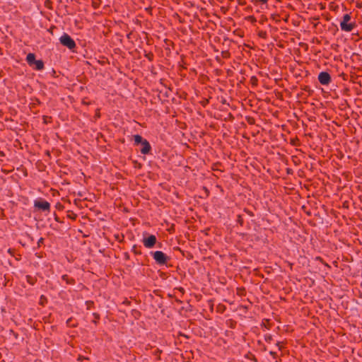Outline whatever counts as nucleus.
Masks as SVG:
<instances>
[{
	"instance_id": "nucleus-1",
	"label": "nucleus",
	"mask_w": 362,
	"mask_h": 362,
	"mask_svg": "<svg viewBox=\"0 0 362 362\" xmlns=\"http://www.w3.org/2000/svg\"><path fill=\"white\" fill-rule=\"evenodd\" d=\"M356 28V23L352 21L351 13L344 14L340 21V28L342 31L350 33Z\"/></svg>"
},
{
	"instance_id": "nucleus-2",
	"label": "nucleus",
	"mask_w": 362,
	"mask_h": 362,
	"mask_svg": "<svg viewBox=\"0 0 362 362\" xmlns=\"http://www.w3.org/2000/svg\"><path fill=\"white\" fill-rule=\"evenodd\" d=\"M153 259L155 262L159 265L166 264L170 257H168L162 251H156L151 252Z\"/></svg>"
},
{
	"instance_id": "nucleus-3",
	"label": "nucleus",
	"mask_w": 362,
	"mask_h": 362,
	"mask_svg": "<svg viewBox=\"0 0 362 362\" xmlns=\"http://www.w3.org/2000/svg\"><path fill=\"white\" fill-rule=\"evenodd\" d=\"M34 207L38 210L49 213L50 211L51 206L47 201L44 200L42 198H39L34 201Z\"/></svg>"
},
{
	"instance_id": "nucleus-4",
	"label": "nucleus",
	"mask_w": 362,
	"mask_h": 362,
	"mask_svg": "<svg viewBox=\"0 0 362 362\" xmlns=\"http://www.w3.org/2000/svg\"><path fill=\"white\" fill-rule=\"evenodd\" d=\"M60 43L69 48L72 49L76 47L75 41L66 33H64L59 38Z\"/></svg>"
},
{
	"instance_id": "nucleus-5",
	"label": "nucleus",
	"mask_w": 362,
	"mask_h": 362,
	"mask_svg": "<svg viewBox=\"0 0 362 362\" xmlns=\"http://www.w3.org/2000/svg\"><path fill=\"white\" fill-rule=\"evenodd\" d=\"M156 242L157 238L154 235H149L148 237H145L142 240L144 246L148 249L153 247Z\"/></svg>"
},
{
	"instance_id": "nucleus-6",
	"label": "nucleus",
	"mask_w": 362,
	"mask_h": 362,
	"mask_svg": "<svg viewBox=\"0 0 362 362\" xmlns=\"http://www.w3.org/2000/svg\"><path fill=\"white\" fill-rule=\"evenodd\" d=\"M318 81L319 82L324 86H327L331 82V76L328 72L322 71L318 75Z\"/></svg>"
},
{
	"instance_id": "nucleus-7",
	"label": "nucleus",
	"mask_w": 362,
	"mask_h": 362,
	"mask_svg": "<svg viewBox=\"0 0 362 362\" xmlns=\"http://www.w3.org/2000/svg\"><path fill=\"white\" fill-rule=\"evenodd\" d=\"M141 145L142 148L141 149V153L144 155L149 153L151 149L149 142L146 139H144Z\"/></svg>"
},
{
	"instance_id": "nucleus-8",
	"label": "nucleus",
	"mask_w": 362,
	"mask_h": 362,
	"mask_svg": "<svg viewBox=\"0 0 362 362\" xmlns=\"http://www.w3.org/2000/svg\"><path fill=\"white\" fill-rule=\"evenodd\" d=\"M26 61L30 66H34V63L36 61L35 54L29 53L26 57Z\"/></svg>"
},
{
	"instance_id": "nucleus-9",
	"label": "nucleus",
	"mask_w": 362,
	"mask_h": 362,
	"mask_svg": "<svg viewBox=\"0 0 362 362\" xmlns=\"http://www.w3.org/2000/svg\"><path fill=\"white\" fill-rule=\"evenodd\" d=\"M34 65L33 69L35 70L40 71L44 69V62L42 60H36Z\"/></svg>"
},
{
	"instance_id": "nucleus-10",
	"label": "nucleus",
	"mask_w": 362,
	"mask_h": 362,
	"mask_svg": "<svg viewBox=\"0 0 362 362\" xmlns=\"http://www.w3.org/2000/svg\"><path fill=\"white\" fill-rule=\"evenodd\" d=\"M62 279L64 281L66 282V284H75L74 279L69 277L67 274H64L62 276Z\"/></svg>"
},
{
	"instance_id": "nucleus-11",
	"label": "nucleus",
	"mask_w": 362,
	"mask_h": 362,
	"mask_svg": "<svg viewBox=\"0 0 362 362\" xmlns=\"http://www.w3.org/2000/svg\"><path fill=\"white\" fill-rule=\"evenodd\" d=\"M144 139H143L142 136L136 134L134 136V141L135 144L138 145L139 144H142Z\"/></svg>"
},
{
	"instance_id": "nucleus-12",
	"label": "nucleus",
	"mask_w": 362,
	"mask_h": 362,
	"mask_svg": "<svg viewBox=\"0 0 362 362\" xmlns=\"http://www.w3.org/2000/svg\"><path fill=\"white\" fill-rule=\"evenodd\" d=\"M100 0H93L92 5L94 8H98L100 5Z\"/></svg>"
},
{
	"instance_id": "nucleus-13",
	"label": "nucleus",
	"mask_w": 362,
	"mask_h": 362,
	"mask_svg": "<svg viewBox=\"0 0 362 362\" xmlns=\"http://www.w3.org/2000/svg\"><path fill=\"white\" fill-rule=\"evenodd\" d=\"M254 4H266L268 2V0H252V1Z\"/></svg>"
},
{
	"instance_id": "nucleus-14",
	"label": "nucleus",
	"mask_w": 362,
	"mask_h": 362,
	"mask_svg": "<svg viewBox=\"0 0 362 362\" xmlns=\"http://www.w3.org/2000/svg\"><path fill=\"white\" fill-rule=\"evenodd\" d=\"M251 81H252V84H256L257 81V78L255 76H252L251 78Z\"/></svg>"
},
{
	"instance_id": "nucleus-15",
	"label": "nucleus",
	"mask_w": 362,
	"mask_h": 362,
	"mask_svg": "<svg viewBox=\"0 0 362 362\" xmlns=\"http://www.w3.org/2000/svg\"><path fill=\"white\" fill-rule=\"evenodd\" d=\"M276 345L279 346V349H281V345H280V342H277L276 343Z\"/></svg>"
},
{
	"instance_id": "nucleus-16",
	"label": "nucleus",
	"mask_w": 362,
	"mask_h": 362,
	"mask_svg": "<svg viewBox=\"0 0 362 362\" xmlns=\"http://www.w3.org/2000/svg\"><path fill=\"white\" fill-rule=\"evenodd\" d=\"M42 240H43V238H41L39 240L38 243H42Z\"/></svg>"
}]
</instances>
